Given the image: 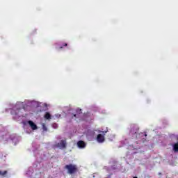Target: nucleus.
Returning a JSON list of instances; mask_svg holds the SVG:
<instances>
[{
  "mask_svg": "<svg viewBox=\"0 0 178 178\" xmlns=\"http://www.w3.org/2000/svg\"><path fill=\"white\" fill-rule=\"evenodd\" d=\"M19 111H20V108H17V112H15V109H13V110L11 111V114H12V115H19Z\"/></svg>",
  "mask_w": 178,
  "mask_h": 178,
  "instance_id": "6e6552de",
  "label": "nucleus"
},
{
  "mask_svg": "<svg viewBox=\"0 0 178 178\" xmlns=\"http://www.w3.org/2000/svg\"><path fill=\"white\" fill-rule=\"evenodd\" d=\"M76 112V114H74L72 118H76V119H80V115L83 113V112H81V108H77Z\"/></svg>",
  "mask_w": 178,
  "mask_h": 178,
  "instance_id": "7ed1b4c3",
  "label": "nucleus"
},
{
  "mask_svg": "<svg viewBox=\"0 0 178 178\" xmlns=\"http://www.w3.org/2000/svg\"><path fill=\"white\" fill-rule=\"evenodd\" d=\"M44 119H47V120H51V114L48 112H46L44 115Z\"/></svg>",
  "mask_w": 178,
  "mask_h": 178,
  "instance_id": "0eeeda50",
  "label": "nucleus"
},
{
  "mask_svg": "<svg viewBox=\"0 0 178 178\" xmlns=\"http://www.w3.org/2000/svg\"><path fill=\"white\" fill-rule=\"evenodd\" d=\"M29 124L32 130H37V124H35V123H34L33 121H29Z\"/></svg>",
  "mask_w": 178,
  "mask_h": 178,
  "instance_id": "39448f33",
  "label": "nucleus"
},
{
  "mask_svg": "<svg viewBox=\"0 0 178 178\" xmlns=\"http://www.w3.org/2000/svg\"><path fill=\"white\" fill-rule=\"evenodd\" d=\"M77 146L79 147V148H85L86 143L83 140H79L77 143Z\"/></svg>",
  "mask_w": 178,
  "mask_h": 178,
  "instance_id": "423d86ee",
  "label": "nucleus"
},
{
  "mask_svg": "<svg viewBox=\"0 0 178 178\" xmlns=\"http://www.w3.org/2000/svg\"><path fill=\"white\" fill-rule=\"evenodd\" d=\"M63 45V47H67V43H64Z\"/></svg>",
  "mask_w": 178,
  "mask_h": 178,
  "instance_id": "f8f14e48",
  "label": "nucleus"
},
{
  "mask_svg": "<svg viewBox=\"0 0 178 178\" xmlns=\"http://www.w3.org/2000/svg\"><path fill=\"white\" fill-rule=\"evenodd\" d=\"M8 175V171L4 170V171H1L0 170V176H6Z\"/></svg>",
  "mask_w": 178,
  "mask_h": 178,
  "instance_id": "9d476101",
  "label": "nucleus"
},
{
  "mask_svg": "<svg viewBox=\"0 0 178 178\" xmlns=\"http://www.w3.org/2000/svg\"><path fill=\"white\" fill-rule=\"evenodd\" d=\"M56 147L60 149H66V147H67V143L66 142V140H61L60 143L56 144Z\"/></svg>",
  "mask_w": 178,
  "mask_h": 178,
  "instance_id": "f03ea898",
  "label": "nucleus"
},
{
  "mask_svg": "<svg viewBox=\"0 0 178 178\" xmlns=\"http://www.w3.org/2000/svg\"><path fill=\"white\" fill-rule=\"evenodd\" d=\"M136 131H138V128H136Z\"/></svg>",
  "mask_w": 178,
  "mask_h": 178,
  "instance_id": "dca6fc26",
  "label": "nucleus"
},
{
  "mask_svg": "<svg viewBox=\"0 0 178 178\" xmlns=\"http://www.w3.org/2000/svg\"><path fill=\"white\" fill-rule=\"evenodd\" d=\"M145 137H147V134H145Z\"/></svg>",
  "mask_w": 178,
  "mask_h": 178,
  "instance_id": "f3484780",
  "label": "nucleus"
},
{
  "mask_svg": "<svg viewBox=\"0 0 178 178\" xmlns=\"http://www.w3.org/2000/svg\"><path fill=\"white\" fill-rule=\"evenodd\" d=\"M54 127H56V125H54Z\"/></svg>",
  "mask_w": 178,
  "mask_h": 178,
  "instance_id": "a211bd4d",
  "label": "nucleus"
},
{
  "mask_svg": "<svg viewBox=\"0 0 178 178\" xmlns=\"http://www.w3.org/2000/svg\"><path fill=\"white\" fill-rule=\"evenodd\" d=\"M65 169L67 170L68 175H74V173H77L79 170L77 165L73 164L65 165Z\"/></svg>",
  "mask_w": 178,
  "mask_h": 178,
  "instance_id": "f257e3e1",
  "label": "nucleus"
},
{
  "mask_svg": "<svg viewBox=\"0 0 178 178\" xmlns=\"http://www.w3.org/2000/svg\"><path fill=\"white\" fill-rule=\"evenodd\" d=\"M62 48H63V47H60V49H62Z\"/></svg>",
  "mask_w": 178,
  "mask_h": 178,
  "instance_id": "2eb2a0df",
  "label": "nucleus"
},
{
  "mask_svg": "<svg viewBox=\"0 0 178 178\" xmlns=\"http://www.w3.org/2000/svg\"><path fill=\"white\" fill-rule=\"evenodd\" d=\"M43 131H48V128H47V125L45 124H42Z\"/></svg>",
  "mask_w": 178,
  "mask_h": 178,
  "instance_id": "9b49d317",
  "label": "nucleus"
},
{
  "mask_svg": "<svg viewBox=\"0 0 178 178\" xmlns=\"http://www.w3.org/2000/svg\"><path fill=\"white\" fill-rule=\"evenodd\" d=\"M53 126H54V127H55V126H57V125H56V124H54Z\"/></svg>",
  "mask_w": 178,
  "mask_h": 178,
  "instance_id": "ddd939ff",
  "label": "nucleus"
},
{
  "mask_svg": "<svg viewBox=\"0 0 178 178\" xmlns=\"http://www.w3.org/2000/svg\"><path fill=\"white\" fill-rule=\"evenodd\" d=\"M97 140L98 143H104L105 141V137L102 134H98Z\"/></svg>",
  "mask_w": 178,
  "mask_h": 178,
  "instance_id": "20e7f679",
  "label": "nucleus"
},
{
  "mask_svg": "<svg viewBox=\"0 0 178 178\" xmlns=\"http://www.w3.org/2000/svg\"><path fill=\"white\" fill-rule=\"evenodd\" d=\"M134 127H136V126H134V127H132V129H133V130H134Z\"/></svg>",
  "mask_w": 178,
  "mask_h": 178,
  "instance_id": "4468645a",
  "label": "nucleus"
},
{
  "mask_svg": "<svg viewBox=\"0 0 178 178\" xmlns=\"http://www.w3.org/2000/svg\"><path fill=\"white\" fill-rule=\"evenodd\" d=\"M173 150H174L175 152H178V143H175V144L173 145Z\"/></svg>",
  "mask_w": 178,
  "mask_h": 178,
  "instance_id": "1a4fd4ad",
  "label": "nucleus"
}]
</instances>
